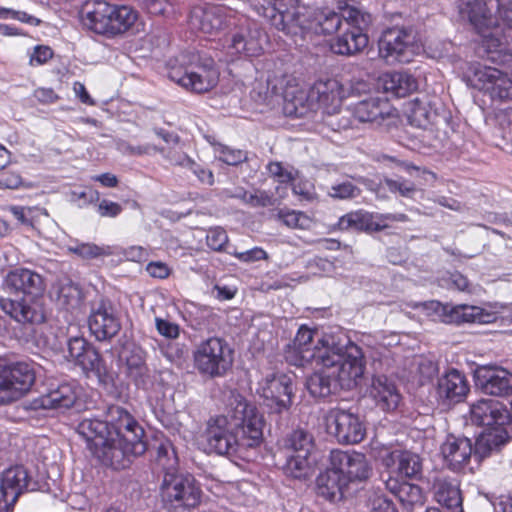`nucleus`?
<instances>
[{
  "label": "nucleus",
  "instance_id": "obj_38",
  "mask_svg": "<svg viewBox=\"0 0 512 512\" xmlns=\"http://www.w3.org/2000/svg\"><path fill=\"white\" fill-rule=\"evenodd\" d=\"M380 215L362 211L351 212L342 216L337 226L340 230L379 232L389 226L378 218Z\"/></svg>",
  "mask_w": 512,
  "mask_h": 512
},
{
  "label": "nucleus",
  "instance_id": "obj_5",
  "mask_svg": "<svg viewBox=\"0 0 512 512\" xmlns=\"http://www.w3.org/2000/svg\"><path fill=\"white\" fill-rule=\"evenodd\" d=\"M472 420L487 427L473 443L474 457L482 460L500 449L509 441L505 428L510 424V410L498 401L483 400L472 406Z\"/></svg>",
  "mask_w": 512,
  "mask_h": 512
},
{
  "label": "nucleus",
  "instance_id": "obj_36",
  "mask_svg": "<svg viewBox=\"0 0 512 512\" xmlns=\"http://www.w3.org/2000/svg\"><path fill=\"white\" fill-rule=\"evenodd\" d=\"M261 31L258 28H240L233 33L229 49L234 54L255 57L262 53Z\"/></svg>",
  "mask_w": 512,
  "mask_h": 512
},
{
  "label": "nucleus",
  "instance_id": "obj_11",
  "mask_svg": "<svg viewBox=\"0 0 512 512\" xmlns=\"http://www.w3.org/2000/svg\"><path fill=\"white\" fill-rule=\"evenodd\" d=\"M161 496L168 511L185 512L199 505L202 490L193 475L167 472L161 484Z\"/></svg>",
  "mask_w": 512,
  "mask_h": 512
},
{
  "label": "nucleus",
  "instance_id": "obj_15",
  "mask_svg": "<svg viewBox=\"0 0 512 512\" xmlns=\"http://www.w3.org/2000/svg\"><path fill=\"white\" fill-rule=\"evenodd\" d=\"M379 55L387 63H409L418 49L411 27L394 26L385 29L378 41Z\"/></svg>",
  "mask_w": 512,
  "mask_h": 512
},
{
  "label": "nucleus",
  "instance_id": "obj_37",
  "mask_svg": "<svg viewBox=\"0 0 512 512\" xmlns=\"http://www.w3.org/2000/svg\"><path fill=\"white\" fill-rule=\"evenodd\" d=\"M385 486L407 511H412L416 506H422L424 503L422 489L416 484L400 482L396 478L389 477L385 481Z\"/></svg>",
  "mask_w": 512,
  "mask_h": 512
},
{
  "label": "nucleus",
  "instance_id": "obj_25",
  "mask_svg": "<svg viewBox=\"0 0 512 512\" xmlns=\"http://www.w3.org/2000/svg\"><path fill=\"white\" fill-rule=\"evenodd\" d=\"M475 385L487 395H512V373L496 366H479L474 371Z\"/></svg>",
  "mask_w": 512,
  "mask_h": 512
},
{
  "label": "nucleus",
  "instance_id": "obj_59",
  "mask_svg": "<svg viewBox=\"0 0 512 512\" xmlns=\"http://www.w3.org/2000/svg\"><path fill=\"white\" fill-rule=\"evenodd\" d=\"M164 356L171 362L179 364L188 354V348L185 344L170 343L163 349Z\"/></svg>",
  "mask_w": 512,
  "mask_h": 512
},
{
  "label": "nucleus",
  "instance_id": "obj_62",
  "mask_svg": "<svg viewBox=\"0 0 512 512\" xmlns=\"http://www.w3.org/2000/svg\"><path fill=\"white\" fill-rule=\"evenodd\" d=\"M418 370L420 377L424 381H431L435 376L439 374L438 364L430 359H422L419 362Z\"/></svg>",
  "mask_w": 512,
  "mask_h": 512
},
{
  "label": "nucleus",
  "instance_id": "obj_4",
  "mask_svg": "<svg viewBox=\"0 0 512 512\" xmlns=\"http://www.w3.org/2000/svg\"><path fill=\"white\" fill-rule=\"evenodd\" d=\"M336 349L330 355L319 356L315 361L318 368L306 380V388L314 398L325 399L341 389H351L364 374L365 363L358 346Z\"/></svg>",
  "mask_w": 512,
  "mask_h": 512
},
{
  "label": "nucleus",
  "instance_id": "obj_51",
  "mask_svg": "<svg viewBox=\"0 0 512 512\" xmlns=\"http://www.w3.org/2000/svg\"><path fill=\"white\" fill-rule=\"evenodd\" d=\"M214 149L218 159L231 166H236L248 159L247 152L240 149H233L223 144L215 145Z\"/></svg>",
  "mask_w": 512,
  "mask_h": 512
},
{
  "label": "nucleus",
  "instance_id": "obj_44",
  "mask_svg": "<svg viewBox=\"0 0 512 512\" xmlns=\"http://www.w3.org/2000/svg\"><path fill=\"white\" fill-rule=\"evenodd\" d=\"M384 87L386 91H391L397 97H405L417 90L418 83L411 74L395 71L386 75Z\"/></svg>",
  "mask_w": 512,
  "mask_h": 512
},
{
  "label": "nucleus",
  "instance_id": "obj_6",
  "mask_svg": "<svg viewBox=\"0 0 512 512\" xmlns=\"http://www.w3.org/2000/svg\"><path fill=\"white\" fill-rule=\"evenodd\" d=\"M274 16V23L279 31L290 36H302L306 34L330 35L336 32L342 23V11L335 12L329 8L312 9L302 4L296 7L292 14Z\"/></svg>",
  "mask_w": 512,
  "mask_h": 512
},
{
  "label": "nucleus",
  "instance_id": "obj_41",
  "mask_svg": "<svg viewBox=\"0 0 512 512\" xmlns=\"http://www.w3.org/2000/svg\"><path fill=\"white\" fill-rule=\"evenodd\" d=\"M314 448L313 435L303 428L294 429L284 439L286 454L311 455Z\"/></svg>",
  "mask_w": 512,
  "mask_h": 512
},
{
  "label": "nucleus",
  "instance_id": "obj_50",
  "mask_svg": "<svg viewBox=\"0 0 512 512\" xmlns=\"http://www.w3.org/2000/svg\"><path fill=\"white\" fill-rule=\"evenodd\" d=\"M327 194L333 199L349 200L358 197L361 194V189L351 181L346 180L331 185Z\"/></svg>",
  "mask_w": 512,
  "mask_h": 512
},
{
  "label": "nucleus",
  "instance_id": "obj_45",
  "mask_svg": "<svg viewBox=\"0 0 512 512\" xmlns=\"http://www.w3.org/2000/svg\"><path fill=\"white\" fill-rule=\"evenodd\" d=\"M76 365L80 366L85 374H92L99 380L107 376L108 371L105 362L94 346L88 348L86 354H84Z\"/></svg>",
  "mask_w": 512,
  "mask_h": 512
},
{
  "label": "nucleus",
  "instance_id": "obj_35",
  "mask_svg": "<svg viewBox=\"0 0 512 512\" xmlns=\"http://www.w3.org/2000/svg\"><path fill=\"white\" fill-rule=\"evenodd\" d=\"M283 113L287 117L304 118L311 114L319 113V103L312 98L310 89L308 91L298 89L293 92H286L283 101Z\"/></svg>",
  "mask_w": 512,
  "mask_h": 512
},
{
  "label": "nucleus",
  "instance_id": "obj_7",
  "mask_svg": "<svg viewBox=\"0 0 512 512\" xmlns=\"http://www.w3.org/2000/svg\"><path fill=\"white\" fill-rule=\"evenodd\" d=\"M84 24L97 34L114 37L135 25L138 13L128 6L112 5L104 0H89L81 11Z\"/></svg>",
  "mask_w": 512,
  "mask_h": 512
},
{
  "label": "nucleus",
  "instance_id": "obj_22",
  "mask_svg": "<svg viewBox=\"0 0 512 512\" xmlns=\"http://www.w3.org/2000/svg\"><path fill=\"white\" fill-rule=\"evenodd\" d=\"M36 483L28 470L22 465L10 467L0 477V512H10L19 496L29 490L36 489Z\"/></svg>",
  "mask_w": 512,
  "mask_h": 512
},
{
  "label": "nucleus",
  "instance_id": "obj_18",
  "mask_svg": "<svg viewBox=\"0 0 512 512\" xmlns=\"http://www.w3.org/2000/svg\"><path fill=\"white\" fill-rule=\"evenodd\" d=\"M328 432L341 444L360 443L366 434V428L360 416L350 410L331 409L326 415Z\"/></svg>",
  "mask_w": 512,
  "mask_h": 512
},
{
  "label": "nucleus",
  "instance_id": "obj_63",
  "mask_svg": "<svg viewBox=\"0 0 512 512\" xmlns=\"http://www.w3.org/2000/svg\"><path fill=\"white\" fill-rule=\"evenodd\" d=\"M269 174L278 179L281 183H288L294 179L292 173L286 170L281 162H270L267 165Z\"/></svg>",
  "mask_w": 512,
  "mask_h": 512
},
{
  "label": "nucleus",
  "instance_id": "obj_9",
  "mask_svg": "<svg viewBox=\"0 0 512 512\" xmlns=\"http://www.w3.org/2000/svg\"><path fill=\"white\" fill-rule=\"evenodd\" d=\"M347 28L331 43V50L338 55L352 56L361 52L369 42L367 31L372 24V15L362 9L339 2Z\"/></svg>",
  "mask_w": 512,
  "mask_h": 512
},
{
  "label": "nucleus",
  "instance_id": "obj_60",
  "mask_svg": "<svg viewBox=\"0 0 512 512\" xmlns=\"http://www.w3.org/2000/svg\"><path fill=\"white\" fill-rule=\"evenodd\" d=\"M155 325L158 333L165 338L176 339L179 337L180 328L176 323L159 317L155 318Z\"/></svg>",
  "mask_w": 512,
  "mask_h": 512
},
{
  "label": "nucleus",
  "instance_id": "obj_64",
  "mask_svg": "<svg viewBox=\"0 0 512 512\" xmlns=\"http://www.w3.org/2000/svg\"><path fill=\"white\" fill-rule=\"evenodd\" d=\"M97 210L100 216L113 218L118 216L122 212L123 208L120 204L116 202L107 199H102L98 204Z\"/></svg>",
  "mask_w": 512,
  "mask_h": 512
},
{
  "label": "nucleus",
  "instance_id": "obj_47",
  "mask_svg": "<svg viewBox=\"0 0 512 512\" xmlns=\"http://www.w3.org/2000/svg\"><path fill=\"white\" fill-rule=\"evenodd\" d=\"M155 461L165 472H172L176 467L178 459L172 443L165 439L160 440L156 446Z\"/></svg>",
  "mask_w": 512,
  "mask_h": 512
},
{
  "label": "nucleus",
  "instance_id": "obj_55",
  "mask_svg": "<svg viewBox=\"0 0 512 512\" xmlns=\"http://www.w3.org/2000/svg\"><path fill=\"white\" fill-rule=\"evenodd\" d=\"M275 204L276 198L270 192L257 188L250 190L248 206L253 208H265L274 206Z\"/></svg>",
  "mask_w": 512,
  "mask_h": 512
},
{
  "label": "nucleus",
  "instance_id": "obj_56",
  "mask_svg": "<svg viewBox=\"0 0 512 512\" xmlns=\"http://www.w3.org/2000/svg\"><path fill=\"white\" fill-rule=\"evenodd\" d=\"M176 164L180 166H187L190 167L193 171V173L198 177V179L208 185H212L214 183V176L212 171L205 170L201 168L199 165H197L192 159H190L188 156L183 155L181 159H179Z\"/></svg>",
  "mask_w": 512,
  "mask_h": 512
},
{
  "label": "nucleus",
  "instance_id": "obj_40",
  "mask_svg": "<svg viewBox=\"0 0 512 512\" xmlns=\"http://www.w3.org/2000/svg\"><path fill=\"white\" fill-rule=\"evenodd\" d=\"M313 465L314 461L311 459V455L286 454L282 470L289 478L305 481L311 477Z\"/></svg>",
  "mask_w": 512,
  "mask_h": 512
},
{
  "label": "nucleus",
  "instance_id": "obj_29",
  "mask_svg": "<svg viewBox=\"0 0 512 512\" xmlns=\"http://www.w3.org/2000/svg\"><path fill=\"white\" fill-rule=\"evenodd\" d=\"M126 376L138 387L148 390L152 385L150 370L146 364V352L139 346L132 345L123 351Z\"/></svg>",
  "mask_w": 512,
  "mask_h": 512
},
{
  "label": "nucleus",
  "instance_id": "obj_31",
  "mask_svg": "<svg viewBox=\"0 0 512 512\" xmlns=\"http://www.w3.org/2000/svg\"><path fill=\"white\" fill-rule=\"evenodd\" d=\"M369 395L376 407L384 412L395 411L402 401V395L395 382L385 375L373 377L369 388Z\"/></svg>",
  "mask_w": 512,
  "mask_h": 512
},
{
  "label": "nucleus",
  "instance_id": "obj_49",
  "mask_svg": "<svg viewBox=\"0 0 512 512\" xmlns=\"http://www.w3.org/2000/svg\"><path fill=\"white\" fill-rule=\"evenodd\" d=\"M69 251L82 259L90 260L113 254L111 247L98 246L94 243H78L69 247Z\"/></svg>",
  "mask_w": 512,
  "mask_h": 512
},
{
  "label": "nucleus",
  "instance_id": "obj_17",
  "mask_svg": "<svg viewBox=\"0 0 512 512\" xmlns=\"http://www.w3.org/2000/svg\"><path fill=\"white\" fill-rule=\"evenodd\" d=\"M88 325L91 333L99 341L115 337L121 329V319L114 303L105 297L95 299L91 304Z\"/></svg>",
  "mask_w": 512,
  "mask_h": 512
},
{
  "label": "nucleus",
  "instance_id": "obj_34",
  "mask_svg": "<svg viewBox=\"0 0 512 512\" xmlns=\"http://www.w3.org/2000/svg\"><path fill=\"white\" fill-rule=\"evenodd\" d=\"M430 308L443 317V321L449 324H461L469 322H485L483 309L478 306L466 304L451 305L442 304L438 301L430 302Z\"/></svg>",
  "mask_w": 512,
  "mask_h": 512
},
{
  "label": "nucleus",
  "instance_id": "obj_1",
  "mask_svg": "<svg viewBox=\"0 0 512 512\" xmlns=\"http://www.w3.org/2000/svg\"><path fill=\"white\" fill-rule=\"evenodd\" d=\"M92 454L114 470L130 468L148 449L145 431L123 407L110 405L106 419L85 418L77 426Z\"/></svg>",
  "mask_w": 512,
  "mask_h": 512
},
{
  "label": "nucleus",
  "instance_id": "obj_61",
  "mask_svg": "<svg viewBox=\"0 0 512 512\" xmlns=\"http://www.w3.org/2000/svg\"><path fill=\"white\" fill-rule=\"evenodd\" d=\"M119 148L122 152L129 154V155H144V154H151L152 152H163L162 148H158L155 145H144V146H132L126 142H122L119 145Z\"/></svg>",
  "mask_w": 512,
  "mask_h": 512
},
{
  "label": "nucleus",
  "instance_id": "obj_54",
  "mask_svg": "<svg viewBox=\"0 0 512 512\" xmlns=\"http://www.w3.org/2000/svg\"><path fill=\"white\" fill-rule=\"evenodd\" d=\"M92 346V344L80 336H74L67 340L68 353L75 364H77L84 354H86L88 348H91Z\"/></svg>",
  "mask_w": 512,
  "mask_h": 512
},
{
  "label": "nucleus",
  "instance_id": "obj_52",
  "mask_svg": "<svg viewBox=\"0 0 512 512\" xmlns=\"http://www.w3.org/2000/svg\"><path fill=\"white\" fill-rule=\"evenodd\" d=\"M367 506L373 512H397L393 501L379 490L369 494Z\"/></svg>",
  "mask_w": 512,
  "mask_h": 512
},
{
  "label": "nucleus",
  "instance_id": "obj_12",
  "mask_svg": "<svg viewBox=\"0 0 512 512\" xmlns=\"http://www.w3.org/2000/svg\"><path fill=\"white\" fill-rule=\"evenodd\" d=\"M169 78L183 88L204 93L214 88L219 80V72L211 57L193 54L188 65L173 67Z\"/></svg>",
  "mask_w": 512,
  "mask_h": 512
},
{
  "label": "nucleus",
  "instance_id": "obj_10",
  "mask_svg": "<svg viewBox=\"0 0 512 512\" xmlns=\"http://www.w3.org/2000/svg\"><path fill=\"white\" fill-rule=\"evenodd\" d=\"M234 363V351L221 337L213 336L202 340L193 350V364L204 378L224 377Z\"/></svg>",
  "mask_w": 512,
  "mask_h": 512
},
{
  "label": "nucleus",
  "instance_id": "obj_30",
  "mask_svg": "<svg viewBox=\"0 0 512 512\" xmlns=\"http://www.w3.org/2000/svg\"><path fill=\"white\" fill-rule=\"evenodd\" d=\"M348 487L349 485L345 478H343V474L333 468V465L330 463L329 466L317 476L315 482L316 495L333 503L344 499Z\"/></svg>",
  "mask_w": 512,
  "mask_h": 512
},
{
  "label": "nucleus",
  "instance_id": "obj_28",
  "mask_svg": "<svg viewBox=\"0 0 512 512\" xmlns=\"http://www.w3.org/2000/svg\"><path fill=\"white\" fill-rule=\"evenodd\" d=\"M441 453L447 467L454 472H460L474 455L473 442L465 436L448 435L441 445Z\"/></svg>",
  "mask_w": 512,
  "mask_h": 512
},
{
  "label": "nucleus",
  "instance_id": "obj_21",
  "mask_svg": "<svg viewBox=\"0 0 512 512\" xmlns=\"http://www.w3.org/2000/svg\"><path fill=\"white\" fill-rule=\"evenodd\" d=\"M209 452L223 456H239L235 432L229 414L210 418L204 432Z\"/></svg>",
  "mask_w": 512,
  "mask_h": 512
},
{
  "label": "nucleus",
  "instance_id": "obj_20",
  "mask_svg": "<svg viewBox=\"0 0 512 512\" xmlns=\"http://www.w3.org/2000/svg\"><path fill=\"white\" fill-rule=\"evenodd\" d=\"M312 98L319 103L320 120L333 130L341 127L333 117L341 110L344 91L336 79L317 81L311 88Z\"/></svg>",
  "mask_w": 512,
  "mask_h": 512
},
{
  "label": "nucleus",
  "instance_id": "obj_19",
  "mask_svg": "<svg viewBox=\"0 0 512 512\" xmlns=\"http://www.w3.org/2000/svg\"><path fill=\"white\" fill-rule=\"evenodd\" d=\"M408 120L418 128L445 131L450 124V113L439 101L416 97L408 104Z\"/></svg>",
  "mask_w": 512,
  "mask_h": 512
},
{
  "label": "nucleus",
  "instance_id": "obj_13",
  "mask_svg": "<svg viewBox=\"0 0 512 512\" xmlns=\"http://www.w3.org/2000/svg\"><path fill=\"white\" fill-rule=\"evenodd\" d=\"M318 336L317 331L301 326L292 343L287 345L286 361L291 365L305 366L319 360L321 354L330 355L337 351L336 347H340L332 336Z\"/></svg>",
  "mask_w": 512,
  "mask_h": 512
},
{
  "label": "nucleus",
  "instance_id": "obj_2",
  "mask_svg": "<svg viewBox=\"0 0 512 512\" xmlns=\"http://www.w3.org/2000/svg\"><path fill=\"white\" fill-rule=\"evenodd\" d=\"M494 16L484 0H458V11L482 37L481 44L487 58L505 65L512 62V1L495 0Z\"/></svg>",
  "mask_w": 512,
  "mask_h": 512
},
{
  "label": "nucleus",
  "instance_id": "obj_42",
  "mask_svg": "<svg viewBox=\"0 0 512 512\" xmlns=\"http://www.w3.org/2000/svg\"><path fill=\"white\" fill-rule=\"evenodd\" d=\"M83 301V293L78 285L71 281L60 283L57 288V305L70 313L77 312Z\"/></svg>",
  "mask_w": 512,
  "mask_h": 512
},
{
  "label": "nucleus",
  "instance_id": "obj_53",
  "mask_svg": "<svg viewBox=\"0 0 512 512\" xmlns=\"http://www.w3.org/2000/svg\"><path fill=\"white\" fill-rule=\"evenodd\" d=\"M382 183L390 192L398 193L402 197L410 198L416 192L415 184L409 180L385 177Z\"/></svg>",
  "mask_w": 512,
  "mask_h": 512
},
{
  "label": "nucleus",
  "instance_id": "obj_57",
  "mask_svg": "<svg viewBox=\"0 0 512 512\" xmlns=\"http://www.w3.org/2000/svg\"><path fill=\"white\" fill-rule=\"evenodd\" d=\"M207 246L214 251H222L228 243V236L224 229H210L206 236Z\"/></svg>",
  "mask_w": 512,
  "mask_h": 512
},
{
  "label": "nucleus",
  "instance_id": "obj_46",
  "mask_svg": "<svg viewBox=\"0 0 512 512\" xmlns=\"http://www.w3.org/2000/svg\"><path fill=\"white\" fill-rule=\"evenodd\" d=\"M269 6L263 8V16L269 23L279 31V27L274 23V16L292 14L296 7L302 6L301 0H267Z\"/></svg>",
  "mask_w": 512,
  "mask_h": 512
},
{
  "label": "nucleus",
  "instance_id": "obj_3",
  "mask_svg": "<svg viewBox=\"0 0 512 512\" xmlns=\"http://www.w3.org/2000/svg\"><path fill=\"white\" fill-rule=\"evenodd\" d=\"M3 289L13 297L2 299L1 309L23 326L26 341L33 340L37 327L46 321L42 276L30 269L16 268L6 274Z\"/></svg>",
  "mask_w": 512,
  "mask_h": 512
},
{
  "label": "nucleus",
  "instance_id": "obj_58",
  "mask_svg": "<svg viewBox=\"0 0 512 512\" xmlns=\"http://www.w3.org/2000/svg\"><path fill=\"white\" fill-rule=\"evenodd\" d=\"M99 192L92 188H84L81 190H73L70 193V200L78 206H83L99 200Z\"/></svg>",
  "mask_w": 512,
  "mask_h": 512
},
{
  "label": "nucleus",
  "instance_id": "obj_26",
  "mask_svg": "<svg viewBox=\"0 0 512 512\" xmlns=\"http://www.w3.org/2000/svg\"><path fill=\"white\" fill-rule=\"evenodd\" d=\"M192 28L205 34H215L236 25L234 13L221 6L196 9L190 17Z\"/></svg>",
  "mask_w": 512,
  "mask_h": 512
},
{
  "label": "nucleus",
  "instance_id": "obj_24",
  "mask_svg": "<svg viewBox=\"0 0 512 512\" xmlns=\"http://www.w3.org/2000/svg\"><path fill=\"white\" fill-rule=\"evenodd\" d=\"M329 461L333 468L343 474L348 485L356 481H365L372 474V467L368 459L359 452L332 450Z\"/></svg>",
  "mask_w": 512,
  "mask_h": 512
},
{
  "label": "nucleus",
  "instance_id": "obj_32",
  "mask_svg": "<svg viewBox=\"0 0 512 512\" xmlns=\"http://www.w3.org/2000/svg\"><path fill=\"white\" fill-rule=\"evenodd\" d=\"M381 460L386 468L395 467L394 471L401 477L416 479L421 475V458L411 451L399 449L386 451L382 455Z\"/></svg>",
  "mask_w": 512,
  "mask_h": 512
},
{
  "label": "nucleus",
  "instance_id": "obj_43",
  "mask_svg": "<svg viewBox=\"0 0 512 512\" xmlns=\"http://www.w3.org/2000/svg\"><path fill=\"white\" fill-rule=\"evenodd\" d=\"M46 397L50 409L66 410L75 404L78 394L74 384L61 383L56 388H51Z\"/></svg>",
  "mask_w": 512,
  "mask_h": 512
},
{
  "label": "nucleus",
  "instance_id": "obj_27",
  "mask_svg": "<svg viewBox=\"0 0 512 512\" xmlns=\"http://www.w3.org/2000/svg\"><path fill=\"white\" fill-rule=\"evenodd\" d=\"M470 391L465 374L455 368L448 369L438 378L436 394L438 401L445 406L462 402Z\"/></svg>",
  "mask_w": 512,
  "mask_h": 512
},
{
  "label": "nucleus",
  "instance_id": "obj_48",
  "mask_svg": "<svg viewBox=\"0 0 512 512\" xmlns=\"http://www.w3.org/2000/svg\"><path fill=\"white\" fill-rule=\"evenodd\" d=\"M275 218L290 229L304 230L310 226V218L296 210L280 209L275 214Z\"/></svg>",
  "mask_w": 512,
  "mask_h": 512
},
{
  "label": "nucleus",
  "instance_id": "obj_16",
  "mask_svg": "<svg viewBox=\"0 0 512 512\" xmlns=\"http://www.w3.org/2000/svg\"><path fill=\"white\" fill-rule=\"evenodd\" d=\"M257 392L270 416H287L294 396L293 377L284 373L269 374L259 383Z\"/></svg>",
  "mask_w": 512,
  "mask_h": 512
},
{
  "label": "nucleus",
  "instance_id": "obj_14",
  "mask_svg": "<svg viewBox=\"0 0 512 512\" xmlns=\"http://www.w3.org/2000/svg\"><path fill=\"white\" fill-rule=\"evenodd\" d=\"M35 365L28 361L10 363L0 369V406L25 396L35 383Z\"/></svg>",
  "mask_w": 512,
  "mask_h": 512
},
{
  "label": "nucleus",
  "instance_id": "obj_23",
  "mask_svg": "<svg viewBox=\"0 0 512 512\" xmlns=\"http://www.w3.org/2000/svg\"><path fill=\"white\" fill-rule=\"evenodd\" d=\"M475 84L485 90L493 101H512V78L501 70L479 65L474 69Z\"/></svg>",
  "mask_w": 512,
  "mask_h": 512
},
{
  "label": "nucleus",
  "instance_id": "obj_33",
  "mask_svg": "<svg viewBox=\"0 0 512 512\" xmlns=\"http://www.w3.org/2000/svg\"><path fill=\"white\" fill-rule=\"evenodd\" d=\"M431 489L437 503L451 512H463V498L458 480L438 475L433 478Z\"/></svg>",
  "mask_w": 512,
  "mask_h": 512
},
{
  "label": "nucleus",
  "instance_id": "obj_8",
  "mask_svg": "<svg viewBox=\"0 0 512 512\" xmlns=\"http://www.w3.org/2000/svg\"><path fill=\"white\" fill-rule=\"evenodd\" d=\"M226 410L231 418L239 456L263 441V417L238 391L231 390L226 399Z\"/></svg>",
  "mask_w": 512,
  "mask_h": 512
},
{
  "label": "nucleus",
  "instance_id": "obj_39",
  "mask_svg": "<svg viewBox=\"0 0 512 512\" xmlns=\"http://www.w3.org/2000/svg\"><path fill=\"white\" fill-rule=\"evenodd\" d=\"M353 115L363 123H379L389 116V104L378 97H370L354 106Z\"/></svg>",
  "mask_w": 512,
  "mask_h": 512
}]
</instances>
